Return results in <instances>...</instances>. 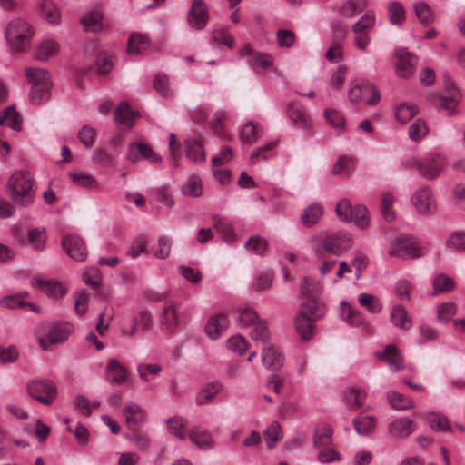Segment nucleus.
Wrapping results in <instances>:
<instances>
[{
    "label": "nucleus",
    "mask_w": 465,
    "mask_h": 465,
    "mask_svg": "<svg viewBox=\"0 0 465 465\" xmlns=\"http://www.w3.org/2000/svg\"><path fill=\"white\" fill-rule=\"evenodd\" d=\"M325 312V304L316 299L301 304L299 313L294 318V326L302 340L308 341L313 336L315 327L312 322L322 318Z\"/></svg>",
    "instance_id": "obj_1"
},
{
    "label": "nucleus",
    "mask_w": 465,
    "mask_h": 465,
    "mask_svg": "<svg viewBox=\"0 0 465 465\" xmlns=\"http://www.w3.org/2000/svg\"><path fill=\"white\" fill-rule=\"evenodd\" d=\"M352 245L351 234L344 231H339L324 237L315 236L311 239V246L319 259L324 258V252L335 256L341 255Z\"/></svg>",
    "instance_id": "obj_2"
},
{
    "label": "nucleus",
    "mask_w": 465,
    "mask_h": 465,
    "mask_svg": "<svg viewBox=\"0 0 465 465\" xmlns=\"http://www.w3.org/2000/svg\"><path fill=\"white\" fill-rule=\"evenodd\" d=\"M35 180L25 171L15 172L8 181L9 196L13 203L22 206H28L35 198Z\"/></svg>",
    "instance_id": "obj_3"
},
{
    "label": "nucleus",
    "mask_w": 465,
    "mask_h": 465,
    "mask_svg": "<svg viewBox=\"0 0 465 465\" xmlns=\"http://www.w3.org/2000/svg\"><path fill=\"white\" fill-rule=\"evenodd\" d=\"M25 75L32 84L29 94L31 103L40 104L46 101L53 86L50 73L38 67H28Z\"/></svg>",
    "instance_id": "obj_4"
},
{
    "label": "nucleus",
    "mask_w": 465,
    "mask_h": 465,
    "mask_svg": "<svg viewBox=\"0 0 465 465\" xmlns=\"http://www.w3.org/2000/svg\"><path fill=\"white\" fill-rule=\"evenodd\" d=\"M34 31L31 25L22 18L13 19L5 27V37L14 53H22L29 45Z\"/></svg>",
    "instance_id": "obj_5"
},
{
    "label": "nucleus",
    "mask_w": 465,
    "mask_h": 465,
    "mask_svg": "<svg viewBox=\"0 0 465 465\" xmlns=\"http://www.w3.org/2000/svg\"><path fill=\"white\" fill-rule=\"evenodd\" d=\"M413 163L424 179L432 181L437 179L447 167L448 161L444 154L433 153L421 159V161H413Z\"/></svg>",
    "instance_id": "obj_6"
},
{
    "label": "nucleus",
    "mask_w": 465,
    "mask_h": 465,
    "mask_svg": "<svg viewBox=\"0 0 465 465\" xmlns=\"http://www.w3.org/2000/svg\"><path fill=\"white\" fill-rule=\"evenodd\" d=\"M29 395L44 405H51L57 396V389L50 380H33L27 384Z\"/></svg>",
    "instance_id": "obj_7"
},
{
    "label": "nucleus",
    "mask_w": 465,
    "mask_h": 465,
    "mask_svg": "<svg viewBox=\"0 0 465 465\" xmlns=\"http://www.w3.org/2000/svg\"><path fill=\"white\" fill-rule=\"evenodd\" d=\"M411 201L420 214L431 215L437 211L438 204L432 189L429 185L421 186L416 190Z\"/></svg>",
    "instance_id": "obj_8"
},
{
    "label": "nucleus",
    "mask_w": 465,
    "mask_h": 465,
    "mask_svg": "<svg viewBox=\"0 0 465 465\" xmlns=\"http://www.w3.org/2000/svg\"><path fill=\"white\" fill-rule=\"evenodd\" d=\"M389 254L402 259H415L423 256L422 250L412 237H399L391 243Z\"/></svg>",
    "instance_id": "obj_9"
},
{
    "label": "nucleus",
    "mask_w": 465,
    "mask_h": 465,
    "mask_svg": "<svg viewBox=\"0 0 465 465\" xmlns=\"http://www.w3.org/2000/svg\"><path fill=\"white\" fill-rule=\"evenodd\" d=\"M349 99L352 103H359L362 100L367 104H376L381 96L379 90L373 84L357 82L352 84L349 90Z\"/></svg>",
    "instance_id": "obj_10"
},
{
    "label": "nucleus",
    "mask_w": 465,
    "mask_h": 465,
    "mask_svg": "<svg viewBox=\"0 0 465 465\" xmlns=\"http://www.w3.org/2000/svg\"><path fill=\"white\" fill-rule=\"evenodd\" d=\"M126 159L135 163L140 159H144L151 163H159L162 157L153 150V148L143 142H133L127 147Z\"/></svg>",
    "instance_id": "obj_11"
},
{
    "label": "nucleus",
    "mask_w": 465,
    "mask_h": 465,
    "mask_svg": "<svg viewBox=\"0 0 465 465\" xmlns=\"http://www.w3.org/2000/svg\"><path fill=\"white\" fill-rule=\"evenodd\" d=\"M62 246L66 253L78 262H83L87 257L86 245L79 235H64L62 239Z\"/></svg>",
    "instance_id": "obj_12"
},
{
    "label": "nucleus",
    "mask_w": 465,
    "mask_h": 465,
    "mask_svg": "<svg viewBox=\"0 0 465 465\" xmlns=\"http://www.w3.org/2000/svg\"><path fill=\"white\" fill-rule=\"evenodd\" d=\"M395 57L397 58L395 67L398 76L408 78L415 73L418 57L413 53L399 49L395 52Z\"/></svg>",
    "instance_id": "obj_13"
},
{
    "label": "nucleus",
    "mask_w": 465,
    "mask_h": 465,
    "mask_svg": "<svg viewBox=\"0 0 465 465\" xmlns=\"http://www.w3.org/2000/svg\"><path fill=\"white\" fill-rule=\"evenodd\" d=\"M187 20L190 26L196 30L205 27L209 20V12L203 0H193Z\"/></svg>",
    "instance_id": "obj_14"
},
{
    "label": "nucleus",
    "mask_w": 465,
    "mask_h": 465,
    "mask_svg": "<svg viewBox=\"0 0 465 465\" xmlns=\"http://www.w3.org/2000/svg\"><path fill=\"white\" fill-rule=\"evenodd\" d=\"M151 325V314L146 311H141L131 318L130 327H124L122 329V334L129 338H134L138 334L140 331H149Z\"/></svg>",
    "instance_id": "obj_15"
},
{
    "label": "nucleus",
    "mask_w": 465,
    "mask_h": 465,
    "mask_svg": "<svg viewBox=\"0 0 465 465\" xmlns=\"http://www.w3.org/2000/svg\"><path fill=\"white\" fill-rule=\"evenodd\" d=\"M182 322L180 307L172 301H167L160 316L161 324L169 331H173Z\"/></svg>",
    "instance_id": "obj_16"
},
{
    "label": "nucleus",
    "mask_w": 465,
    "mask_h": 465,
    "mask_svg": "<svg viewBox=\"0 0 465 465\" xmlns=\"http://www.w3.org/2000/svg\"><path fill=\"white\" fill-rule=\"evenodd\" d=\"M123 414L125 418L127 427L137 431L143 425L144 420V411L143 409L134 402H128L124 405Z\"/></svg>",
    "instance_id": "obj_17"
},
{
    "label": "nucleus",
    "mask_w": 465,
    "mask_h": 465,
    "mask_svg": "<svg viewBox=\"0 0 465 465\" xmlns=\"http://www.w3.org/2000/svg\"><path fill=\"white\" fill-rule=\"evenodd\" d=\"M31 284L33 287L41 290L45 292L50 298H61L66 293V288L59 282L49 280L45 281L38 277H33L31 279Z\"/></svg>",
    "instance_id": "obj_18"
},
{
    "label": "nucleus",
    "mask_w": 465,
    "mask_h": 465,
    "mask_svg": "<svg viewBox=\"0 0 465 465\" xmlns=\"http://www.w3.org/2000/svg\"><path fill=\"white\" fill-rule=\"evenodd\" d=\"M73 329V325L68 322H55L45 329L44 332H46L51 344H57L65 341Z\"/></svg>",
    "instance_id": "obj_19"
},
{
    "label": "nucleus",
    "mask_w": 465,
    "mask_h": 465,
    "mask_svg": "<svg viewBox=\"0 0 465 465\" xmlns=\"http://www.w3.org/2000/svg\"><path fill=\"white\" fill-rule=\"evenodd\" d=\"M415 430V425L410 418H400L391 421L388 425L389 434L396 439H404L409 437Z\"/></svg>",
    "instance_id": "obj_20"
},
{
    "label": "nucleus",
    "mask_w": 465,
    "mask_h": 465,
    "mask_svg": "<svg viewBox=\"0 0 465 465\" xmlns=\"http://www.w3.org/2000/svg\"><path fill=\"white\" fill-rule=\"evenodd\" d=\"M376 356L385 361L392 371H398L403 368V358L392 344L387 345L382 351L377 352Z\"/></svg>",
    "instance_id": "obj_21"
},
{
    "label": "nucleus",
    "mask_w": 465,
    "mask_h": 465,
    "mask_svg": "<svg viewBox=\"0 0 465 465\" xmlns=\"http://www.w3.org/2000/svg\"><path fill=\"white\" fill-rule=\"evenodd\" d=\"M228 324V318L223 313L210 317L205 326L208 337L212 340L218 339L221 333L227 329Z\"/></svg>",
    "instance_id": "obj_22"
},
{
    "label": "nucleus",
    "mask_w": 465,
    "mask_h": 465,
    "mask_svg": "<svg viewBox=\"0 0 465 465\" xmlns=\"http://www.w3.org/2000/svg\"><path fill=\"white\" fill-rule=\"evenodd\" d=\"M138 113L134 112L129 104L123 102L118 104L114 111V121L118 125L130 129L133 126L134 117Z\"/></svg>",
    "instance_id": "obj_23"
},
{
    "label": "nucleus",
    "mask_w": 465,
    "mask_h": 465,
    "mask_svg": "<svg viewBox=\"0 0 465 465\" xmlns=\"http://www.w3.org/2000/svg\"><path fill=\"white\" fill-rule=\"evenodd\" d=\"M342 401L350 409H358L363 405L367 393L361 389L350 387L341 392Z\"/></svg>",
    "instance_id": "obj_24"
},
{
    "label": "nucleus",
    "mask_w": 465,
    "mask_h": 465,
    "mask_svg": "<svg viewBox=\"0 0 465 465\" xmlns=\"http://www.w3.org/2000/svg\"><path fill=\"white\" fill-rule=\"evenodd\" d=\"M287 113L290 120L300 129L308 130L312 126V122L305 114L303 109L295 104H289Z\"/></svg>",
    "instance_id": "obj_25"
},
{
    "label": "nucleus",
    "mask_w": 465,
    "mask_h": 465,
    "mask_svg": "<svg viewBox=\"0 0 465 465\" xmlns=\"http://www.w3.org/2000/svg\"><path fill=\"white\" fill-rule=\"evenodd\" d=\"M106 374L109 382L114 385L122 384L127 378L126 369L114 359L109 361L106 367Z\"/></svg>",
    "instance_id": "obj_26"
},
{
    "label": "nucleus",
    "mask_w": 465,
    "mask_h": 465,
    "mask_svg": "<svg viewBox=\"0 0 465 465\" xmlns=\"http://www.w3.org/2000/svg\"><path fill=\"white\" fill-rule=\"evenodd\" d=\"M323 213L324 209L322 204L312 203L303 210L301 215V222L305 227L310 228L321 220Z\"/></svg>",
    "instance_id": "obj_27"
},
{
    "label": "nucleus",
    "mask_w": 465,
    "mask_h": 465,
    "mask_svg": "<svg viewBox=\"0 0 465 465\" xmlns=\"http://www.w3.org/2000/svg\"><path fill=\"white\" fill-rule=\"evenodd\" d=\"M189 439L201 449H211L214 445L211 433L200 427H195L190 430Z\"/></svg>",
    "instance_id": "obj_28"
},
{
    "label": "nucleus",
    "mask_w": 465,
    "mask_h": 465,
    "mask_svg": "<svg viewBox=\"0 0 465 465\" xmlns=\"http://www.w3.org/2000/svg\"><path fill=\"white\" fill-rule=\"evenodd\" d=\"M23 118L15 109V106L6 107L0 113V125H6L13 130L20 131L22 128Z\"/></svg>",
    "instance_id": "obj_29"
},
{
    "label": "nucleus",
    "mask_w": 465,
    "mask_h": 465,
    "mask_svg": "<svg viewBox=\"0 0 465 465\" xmlns=\"http://www.w3.org/2000/svg\"><path fill=\"white\" fill-rule=\"evenodd\" d=\"M184 150L187 158L193 162H201L205 160V153L201 141L195 138H188L184 141Z\"/></svg>",
    "instance_id": "obj_30"
},
{
    "label": "nucleus",
    "mask_w": 465,
    "mask_h": 465,
    "mask_svg": "<svg viewBox=\"0 0 465 465\" xmlns=\"http://www.w3.org/2000/svg\"><path fill=\"white\" fill-rule=\"evenodd\" d=\"M460 100V94L456 87H450L444 90L440 96L441 107L450 113H454Z\"/></svg>",
    "instance_id": "obj_31"
},
{
    "label": "nucleus",
    "mask_w": 465,
    "mask_h": 465,
    "mask_svg": "<svg viewBox=\"0 0 465 465\" xmlns=\"http://www.w3.org/2000/svg\"><path fill=\"white\" fill-rule=\"evenodd\" d=\"M58 51V43L54 40L47 39L39 44L35 53V58L39 61H47L54 56Z\"/></svg>",
    "instance_id": "obj_32"
},
{
    "label": "nucleus",
    "mask_w": 465,
    "mask_h": 465,
    "mask_svg": "<svg viewBox=\"0 0 465 465\" xmlns=\"http://www.w3.org/2000/svg\"><path fill=\"white\" fill-rule=\"evenodd\" d=\"M149 45V38L146 35L132 33L127 43L129 54H138Z\"/></svg>",
    "instance_id": "obj_33"
},
{
    "label": "nucleus",
    "mask_w": 465,
    "mask_h": 465,
    "mask_svg": "<svg viewBox=\"0 0 465 465\" xmlns=\"http://www.w3.org/2000/svg\"><path fill=\"white\" fill-rule=\"evenodd\" d=\"M387 400L391 408L399 411L411 410L415 406L411 398L394 391L387 393Z\"/></svg>",
    "instance_id": "obj_34"
},
{
    "label": "nucleus",
    "mask_w": 465,
    "mask_h": 465,
    "mask_svg": "<svg viewBox=\"0 0 465 465\" xmlns=\"http://www.w3.org/2000/svg\"><path fill=\"white\" fill-rule=\"evenodd\" d=\"M262 363L267 368H279L283 364V356L277 348L268 346L262 351Z\"/></svg>",
    "instance_id": "obj_35"
},
{
    "label": "nucleus",
    "mask_w": 465,
    "mask_h": 465,
    "mask_svg": "<svg viewBox=\"0 0 465 465\" xmlns=\"http://www.w3.org/2000/svg\"><path fill=\"white\" fill-rule=\"evenodd\" d=\"M332 428L328 424L317 427L313 435V445L315 447H326L332 442Z\"/></svg>",
    "instance_id": "obj_36"
},
{
    "label": "nucleus",
    "mask_w": 465,
    "mask_h": 465,
    "mask_svg": "<svg viewBox=\"0 0 465 465\" xmlns=\"http://www.w3.org/2000/svg\"><path fill=\"white\" fill-rule=\"evenodd\" d=\"M214 229L218 233L223 235V241L227 243H232L235 241L236 234L233 231L232 223L221 217H214Z\"/></svg>",
    "instance_id": "obj_37"
},
{
    "label": "nucleus",
    "mask_w": 465,
    "mask_h": 465,
    "mask_svg": "<svg viewBox=\"0 0 465 465\" xmlns=\"http://www.w3.org/2000/svg\"><path fill=\"white\" fill-rule=\"evenodd\" d=\"M40 13L50 24H59L61 15L57 6L50 0H43L39 4Z\"/></svg>",
    "instance_id": "obj_38"
},
{
    "label": "nucleus",
    "mask_w": 465,
    "mask_h": 465,
    "mask_svg": "<svg viewBox=\"0 0 465 465\" xmlns=\"http://www.w3.org/2000/svg\"><path fill=\"white\" fill-rule=\"evenodd\" d=\"M259 320V315L254 309L249 306H240L238 308L236 321L241 326H252Z\"/></svg>",
    "instance_id": "obj_39"
},
{
    "label": "nucleus",
    "mask_w": 465,
    "mask_h": 465,
    "mask_svg": "<svg viewBox=\"0 0 465 465\" xmlns=\"http://www.w3.org/2000/svg\"><path fill=\"white\" fill-rule=\"evenodd\" d=\"M262 133V127L259 124H254L253 122L246 124L241 134L240 138L243 143H253L256 142Z\"/></svg>",
    "instance_id": "obj_40"
},
{
    "label": "nucleus",
    "mask_w": 465,
    "mask_h": 465,
    "mask_svg": "<svg viewBox=\"0 0 465 465\" xmlns=\"http://www.w3.org/2000/svg\"><path fill=\"white\" fill-rule=\"evenodd\" d=\"M391 320L396 327L403 330H409L412 326L411 320L402 305H397L392 309Z\"/></svg>",
    "instance_id": "obj_41"
},
{
    "label": "nucleus",
    "mask_w": 465,
    "mask_h": 465,
    "mask_svg": "<svg viewBox=\"0 0 465 465\" xmlns=\"http://www.w3.org/2000/svg\"><path fill=\"white\" fill-rule=\"evenodd\" d=\"M455 282L450 276L441 273L437 275L433 280V295L440 293H448L454 290Z\"/></svg>",
    "instance_id": "obj_42"
},
{
    "label": "nucleus",
    "mask_w": 465,
    "mask_h": 465,
    "mask_svg": "<svg viewBox=\"0 0 465 465\" xmlns=\"http://www.w3.org/2000/svg\"><path fill=\"white\" fill-rule=\"evenodd\" d=\"M244 248L252 254L263 256L268 248V242L260 235H253L245 242Z\"/></svg>",
    "instance_id": "obj_43"
},
{
    "label": "nucleus",
    "mask_w": 465,
    "mask_h": 465,
    "mask_svg": "<svg viewBox=\"0 0 465 465\" xmlns=\"http://www.w3.org/2000/svg\"><path fill=\"white\" fill-rule=\"evenodd\" d=\"M0 305L3 308L12 310L17 308H29L30 310L38 312V310L35 304L22 301V294L3 297L0 300Z\"/></svg>",
    "instance_id": "obj_44"
},
{
    "label": "nucleus",
    "mask_w": 465,
    "mask_h": 465,
    "mask_svg": "<svg viewBox=\"0 0 465 465\" xmlns=\"http://www.w3.org/2000/svg\"><path fill=\"white\" fill-rule=\"evenodd\" d=\"M341 317L351 326H361L362 319L360 312L346 302H341Z\"/></svg>",
    "instance_id": "obj_45"
},
{
    "label": "nucleus",
    "mask_w": 465,
    "mask_h": 465,
    "mask_svg": "<svg viewBox=\"0 0 465 465\" xmlns=\"http://www.w3.org/2000/svg\"><path fill=\"white\" fill-rule=\"evenodd\" d=\"M223 386L219 382H213L203 386L196 396V403L204 405L211 401L213 398L222 390Z\"/></svg>",
    "instance_id": "obj_46"
},
{
    "label": "nucleus",
    "mask_w": 465,
    "mask_h": 465,
    "mask_svg": "<svg viewBox=\"0 0 465 465\" xmlns=\"http://www.w3.org/2000/svg\"><path fill=\"white\" fill-rule=\"evenodd\" d=\"M419 112L417 105L410 103H403L395 108V117L399 123L406 124L412 119Z\"/></svg>",
    "instance_id": "obj_47"
},
{
    "label": "nucleus",
    "mask_w": 465,
    "mask_h": 465,
    "mask_svg": "<svg viewBox=\"0 0 465 465\" xmlns=\"http://www.w3.org/2000/svg\"><path fill=\"white\" fill-rule=\"evenodd\" d=\"M353 425L359 435L366 436L374 430L376 420L372 416H359L353 420Z\"/></svg>",
    "instance_id": "obj_48"
},
{
    "label": "nucleus",
    "mask_w": 465,
    "mask_h": 465,
    "mask_svg": "<svg viewBox=\"0 0 465 465\" xmlns=\"http://www.w3.org/2000/svg\"><path fill=\"white\" fill-rule=\"evenodd\" d=\"M102 19L103 15L99 11H93L83 17L82 23L85 31L97 33L102 30Z\"/></svg>",
    "instance_id": "obj_49"
},
{
    "label": "nucleus",
    "mask_w": 465,
    "mask_h": 465,
    "mask_svg": "<svg viewBox=\"0 0 465 465\" xmlns=\"http://www.w3.org/2000/svg\"><path fill=\"white\" fill-rule=\"evenodd\" d=\"M351 221L360 229H366L370 224V217L368 209L362 204H356L353 206L351 213Z\"/></svg>",
    "instance_id": "obj_50"
},
{
    "label": "nucleus",
    "mask_w": 465,
    "mask_h": 465,
    "mask_svg": "<svg viewBox=\"0 0 465 465\" xmlns=\"http://www.w3.org/2000/svg\"><path fill=\"white\" fill-rule=\"evenodd\" d=\"M248 64L253 70H266L272 66L273 58L269 54L257 52L254 54L253 58L248 59Z\"/></svg>",
    "instance_id": "obj_51"
},
{
    "label": "nucleus",
    "mask_w": 465,
    "mask_h": 465,
    "mask_svg": "<svg viewBox=\"0 0 465 465\" xmlns=\"http://www.w3.org/2000/svg\"><path fill=\"white\" fill-rule=\"evenodd\" d=\"M326 122L334 129L344 131L346 122L344 116L335 109L328 108L324 111Z\"/></svg>",
    "instance_id": "obj_52"
},
{
    "label": "nucleus",
    "mask_w": 465,
    "mask_h": 465,
    "mask_svg": "<svg viewBox=\"0 0 465 465\" xmlns=\"http://www.w3.org/2000/svg\"><path fill=\"white\" fill-rule=\"evenodd\" d=\"M182 192L186 196L198 197L203 193L201 179L197 176H191L182 187Z\"/></svg>",
    "instance_id": "obj_53"
},
{
    "label": "nucleus",
    "mask_w": 465,
    "mask_h": 465,
    "mask_svg": "<svg viewBox=\"0 0 465 465\" xmlns=\"http://www.w3.org/2000/svg\"><path fill=\"white\" fill-rule=\"evenodd\" d=\"M254 328L250 332V337L253 341H260L263 345L270 341V331L265 322L259 320L253 324Z\"/></svg>",
    "instance_id": "obj_54"
},
{
    "label": "nucleus",
    "mask_w": 465,
    "mask_h": 465,
    "mask_svg": "<svg viewBox=\"0 0 465 465\" xmlns=\"http://www.w3.org/2000/svg\"><path fill=\"white\" fill-rule=\"evenodd\" d=\"M390 22L395 25H401L405 20V11L400 2L391 3L388 7Z\"/></svg>",
    "instance_id": "obj_55"
},
{
    "label": "nucleus",
    "mask_w": 465,
    "mask_h": 465,
    "mask_svg": "<svg viewBox=\"0 0 465 465\" xmlns=\"http://www.w3.org/2000/svg\"><path fill=\"white\" fill-rule=\"evenodd\" d=\"M46 236L45 230L40 228L31 229L28 232V241L35 251H42L45 248Z\"/></svg>",
    "instance_id": "obj_56"
},
{
    "label": "nucleus",
    "mask_w": 465,
    "mask_h": 465,
    "mask_svg": "<svg viewBox=\"0 0 465 465\" xmlns=\"http://www.w3.org/2000/svg\"><path fill=\"white\" fill-rule=\"evenodd\" d=\"M352 209L353 206L349 200L341 199L336 204V215L341 222H351Z\"/></svg>",
    "instance_id": "obj_57"
},
{
    "label": "nucleus",
    "mask_w": 465,
    "mask_h": 465,
    "mask_svg": "<svg viewBox=\"0 0 465 465\" xmlns=\"http://www.w3.org/2000/svg\"><path fill=\"white\" fill-rule=\"evenodd\" d=\"M168 423V430L171 434L175 436L180 440H184L185 438V422L180 417H173L166 420Z\"/></svg>",
    "instance_id": "obj_58"
},
{
    "label": "nucleus",
    "mask_w": 465,
    "mask_h": 465,
    "mask_svg": "<svg viewBox=\"0 0 465 465\" xmlns=\"http://www.w3.org/2000/svg\"><path fill=\"white\" fill-rule=\"evenodd\" d=\"M266 444L269 449L274 447L275 442L281 440V426L277 421H273L263 432Z\"/></svg>",
    "instance_id": "obj_59"
},
{
    "label": "nucleus",
    "mask_w": 465,
    "mask_h": 465,
    "mask_svg": "<svg viewBox=\"0 0 465 465\" xmlns=\"http://www.w3.org/2000/svg\"><path fill=\"white\" fill-rule=\"evenodd\" d=\"M354 169V163L351 158L348 156H340L338 161L333 166L332 173L333 174H344L346 176L350 175L351 173Z\"/></svg>",
    "instance_id": "obj_60"
},
{
    "label": "nucleus",
    "mask_w": 465,
    "mask_h": 465,
    "mask_svg": "<svg viewBox=\"0 0 465 465\" xmlns=\"http://www.w3.org/2000/svg\"><path fill=\"white\" fill-rule=\"evenodd\" d=\"M428 133L426 123L422 119H417L409 128V136L412 141H420Z\"/></svg>",
    "instance_id": "obj_61"
},
{
    "label": "nucleus",
    "mask_w": 465,
    "mask_h": 465,
    "mask_svg": "<svg viewBox=\"0 0 465 465\" xmlns=\"http://www.w3.org/2000/svg\"><path fill=\"white\" fill-rule=\"evenodd\" d=\"M78 138L86 148H91L96 141V131L89 125H84L78 132Z\"/></svg>",
    "instance_id": "obj_62"
},
{
    "label": "nucleus",
    "mask_w": 465,
    "mask_h": 465,
    "mask_svg": "<svg viewBox=\"0 0 465 465\" xmlns=\"http://www.w3.org/2000/svg\"><path fill=\"white\" fill-rule=\"evenodd\" d=\"M359 302L366 307L371 313H377L381 310V304L380 301L371 294L361 293L359 295Z\"/></svg>",
    "instance_id": "obj_63"
},
{
    "label": "nucleus",
    "mask_w": 465,
    "mask_h": 465,
    "mask_svg": "<svg viewBox=\"0 0 465 465\" xmlns=\"http://www.w3.org/2000/svg\"><path fill=\"white\" fill-rule=\"evenodd\" d=\"M276 38L279 46L290 48L295 43L296 35L289 29H279L276 32Z\"/></svg>",
    "instance_id": "obj_64"
}]
</instances>
